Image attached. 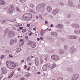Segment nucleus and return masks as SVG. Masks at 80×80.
Segmentation results:
<instances>
[{
    "label": "nucleus",
    "mask_w": 80,
    "mask_h": 80,
    "mask_svg": "<svg viewBox=\"0 0 80 80\" xmlns=\"http://www.w3.org/2000/svg\"><path fill=\"white\" fill-rule=\"evenodd\" d=\"M43 55H41L40 56V60L41 63H43Z\"/></svg>",
    "instance_id": "nucleus-29"
},
{
    "label": "nucleus",
    "mask_w": 80,
    "mask_h": 80,
    "mask_svg": "<svg viewBox=\"0 0 80 80\" xmlns=\"http://www.w3.org/2000/svg\"><path fill=\"white\" fill-rule=\"evenodd\" d=\"M29 44L30 47L32 48H35L36 47V43L34 42H30L29 43Z\"/></svg>",
    "instance_id": "nucleus-10"
},
{
    "label": "nucleus",
    "mask_w": 80,
    "mask_h": 80,
    "mask_svg": "<svg viewBox=\"0 0 80 80\" xmlns=\"http://www.w3.org/2000/svg\"><path fill=\"white\" fill-rule=\"evenodd\" d=\"M27 26L28 27H29L30 26V24H28L27 25Z\"/></svg>",
    "instance_id": "nucleus-64"
},
{
    "label": "nucleus",
    "mask_w": 80,
    "mask_h": 80,
    "mask_svg": "<svg viewBox=\"0 0 80 80\" xmlns=\"http://www.w3.org/2000/svg\"><path fill=\"white\" fill-rule=\"evenodd\" d=\"M58 80H63V78L62 77H58Z\"/></svg>",
    "instance_id": "nucleus-32"
},
{
    "label": "nucleus",
    "mask_w": 80,
    "mask_h": 80,
    "mask_svg": "<svg viewBox=\"0 0 80 80\" xmlns=\"http://www.w3.org/2000/svg\"><path fill=\"white\" fill-rule=\"evenodd\" d=\"M69 38L70 39H71L72 40H75V39H77L78 37H77L75 36L72 35V36H70L69 37Z\"/></svg>",
    "instance_id": "nucleus-16"
},
{
    "label": "nucleus",
    "mask_w": 80,
    "mask_h": 80,
    "mask_svg": "<svg viewBox=\"0 0 80 80\" xmlns=\"http://www.w3.org/2000/svg\"><path fill=\"white\" fill-rule=\"evenodd\" d=\"M76 49H78V50H80V45H77V47L76 48Z\"/></svg>",
    "instance_id": "nucleus-31"
},
{
    "label": "nucleus",
    "mask_w": 80,
    "mask_h": 80,
    "mask_svg": "<svg viewBox=\"0 0 80 80\" xmlns=\"http://www.w3.org/2000/svg\"><path fill=\"white\" fill-rule=\"evenodd\" d=\"M47 9L48 12H51V11H52V7H51L48 6L47 8Z\"/></svg>",
    "instance_id": "nucleus-21"
},
{
    "label": "nucleus",
    "mask_w": 80,
    "mask_h": 80,
    "mask_svg": "<svg viewBox=\"0 0 80 80\" xmlns=\"http://www.w3.org/2000/svg\"><path fill=\"white\" fill-rule=\"evenodd\" d=\"M20 50H21V48H19L18 49V50H17V51L18 52H19L20 51Z\"/></svg>",
    "instance_id": "nucleus-46"
},
{
    "label": "nucleus",
    "mask_w": 80,
    "mask_h": 80,
    "mask_svg": "<svg viewBox=\"0 0 80 80\" xmlns=\"http://www.w3.org/2000/svg\"><path fill=\"white\" fill-rule=\"evenodd\" d=\"M5 22H7V20H4L2 21V23H5Z\"/></svg>",
    "instance_id": "nucleus-42"
},
{
    "label": "nucleus",
    "mask_w": 80,
    "mask_h": 80,
    "mask_svg": "<svg viewBox=\"0 0 80 80\" xmlns=\"http://www.w3.org/2000/svg\"><path fill=\"white\" fill-rule=\"evenodd\" d=\"M5 34H7V36L8 38H11L12 37H13L14 35H15V33L13 31H8V29H5L4 32Z\"/></svg>",
    "instance_id": "nucleus-4"
},
{
    "label": "nucleus",
    "mask_w": 80,
    "mask_h": 80,
    "mask_svg": "<svg viewBox=\"0 0 80 80\" xmlns=\"http://www.w3.org/2000/svg\"><path fill=\"white\" fill-rule=\"evenodd\" d=\"M5 53H9L10 52V51H9L8 50H6L5 51Z\"/></svg>",
    "instance_id": "nucleus-37"
},
{
    "label": "nucleus",
    "mask_w": 80,
    "mask_h": 80,
    "mask_svg": "<svg viewBox=\"0 0 80 80\" xmlns=\"http://www.w3.org/2000/svg\"><path fill=\"white\" fill-rule=\"evenodd\" d=\"M66 24H67L68 25H69V24H70V22L68 21H66Z\"/></svg>",
    "instance_id": "nucleus-47"
},
{
    "label": "nucleus",
    "mask_w": 80,
    "mask_h": 80,
    "mask_svg": "<svg viewBox=\"0 0 80 80\" xmlns=\"http://www.w3.org/2000/svg\"><path fill=\"white\" fill-rule=\"evenodd\" d=\"M55 27L58 28H60V29H63V26L61 24H58Z\"/></svg>",
    "instance_id": "nucleus-13"
},
{
    "label": "nucleus",
    "mask_w": 80,
    "mask_h": 80,
    "mask_svg": "<svg viewBox=\"0 0 80 80\" xmlns=\"http://www.w3.org/2000/svg\"><path fill=\"white\" fill-rule=\"evenodd\" d=\"M6 66L7 68L9 69H10V70H12V69H13V68H15V67H16V66H17L18 65V64L16 63H14L13 62H11L10 61H8L6 62Z\"/></svg>",
    "instance_id": "nucleus-1"
},
{
    "label": "nucleus",
    "mask_w": 80,
    "mask_h": 80,
    "mask_svg": "<svg viewBox=\"0 0 80 80\" xmlns=\"http://www.w3.org/2000/svg\"><path fill=\"white\" fill-rule=\"evenodd\" d=\"M30 70V67H29L27 69V70H28V71H29Z\"/></svg>",
    "instance_id": "nucleus-53"
},
{
    "label": "nucleus",
    "mask_w": 80,
    "mask_h": 80,
    "mask_svg": "<svg viewBox=\"0 0 80 80\" xmlns=\"http://www.w3.org/2000/svg\"><path fill=\"white\" fill-rule=\"evenodd\" d=\"M30 12H31V13H36L35 11L32 9L30 10Z\"/></svg>",
    "instance_id": "nucleus-34"
},
{
    "label": "nucleus",
    "mask_w": 80,
    "mask_h": 80,
    "mask_svg": "<svg viewBox=\"0 0 80 80\" xmlns=\"http://www.w3.org/2000/svg\"><path fill=\"white\" fill-rule=\"evenodd\" d=\"M72 27H73V28H74L77 29L79 27H80V26H79V25L77 23H72Z\"/></svg>",
    "instance_id": "nucleus-11"
},
{
    "label": "nucleus",
    "mask_w": 80,
    "mask_h": 80,
    "mask_svg": "<svg viewBox=\"0 0 80 80\" xmlns=\"http://www.w3.org/2000/svg\"><path fill=\"white\" fill-rule=\"evenodd\" d=\"M32 34H33V32H31L30 34H29V35L31 36Z\"/></svg>",
    "instance_id": "nucleus-63"
},
{
    "label": "nucleus",
    "mask_w": 80,
    "mask_h": 80,
    "mask_svg": "<svg viewBox=\"0 0 80 80\" xmlns=\"http://www.w3.org/2000/svg\"><path fill=\"white\" fill-rule=\"evenodd\" d=\"M25 80V78H22L20 79V80Z\"/></svg>",
    "instance_id": "nucleus-55"
},
{
    "label": "nucleus",
    "mask_w": 80,
    "mask_h": 80,
    "mask_svg": "<svg viewBox=\"0 0 80 80\" xmlns=\"http://www.w3.org/2000/svg\"><path fill=\"white\" fill-rule=\"evenodd\" d=\"M68 4H69V6H70V7H72V6H73V3H72V2L70 1H68Z\"/></svg>",
    "instance_id": "nucleus-27"
},
{
    "label": "nucleus",
    "mask_w": 80,
    "mask_h": 80,
    "mask_svg": "<svg viewBox=\"0 0 80 80\" xmlns=\"http://www.w3.org/2000/svg\"><path fill=\"white\" fill-rule=\"evenodd\" d=\"M0 5H6V2L5 1L3 0H0Z\"/></svg>",
    "instance_id": "nucleus-15"
},
{
    "label": "nucleus",
    "mask_w": 80,
    "mask_h": 80,
    "mask_svg": "<svg viewBox=\"0 0 80 80\" xmlns=\"http://www.w3.org/2000/svg\"><path fill=\"white\" fill-rule=\"evenodd\" d=\"M24 41H23V39H20L19 42L20 43V42H22L21 43V45H23V44H24V42H23Z\"/></svg>",
    "instance_id": "nucleus-30"
},
{
    "label": "nucleus",
    "mask_w": 80,
    "mask_h": 80,
    "mask_svg": "<svg viewBox=\"0 0 80 80\" xmlns=\"http://www.w3.org/2000/svg\"><path fill=\"white\" fill-rule=\"evenodd\" d=\"M19 29H20V30H22V29H23V27H20Z\"/></svg>",
    "instance_id": "nucleus-60"
},
{
    "label": "nucleus",
    "mask_w": 80,
    "mask_h": 80,
    "mask_svg": "<svg viewBox=\"0 0 80 80\" xmlns=\"http://www.w3.org/2000/svg\"><path fill=\"white\" fill-rule=\"evenodd\" d=\"M58 53L59 54H63L65 53V51L63 49H59L58 51Z\"/></svg>",
    "instance_id": "nucleus-20"
},
{
    "label": "nucleus",
    "mask_w": 80,
    "mask_h": 80,
    "mask_svg": "<svg viewBox=\"0 0 80 80\" xmlns=\"http://www.w3.org/2000/svg\"><path fill=\"white\" fill-rule=\"evenodd\" d=\"M15 9V8L13 6H11L8 9V13H13V11Z\"/></svg>",
    "instance_id": "nucleus-8"
},
{
    "label": "nucleus",
    "mask_w": 80,
    "mask_h": 80,
    "mask_svg": "<svg viewBox=\"0 0 80 80\" xmlns=\"http://www.w3.org/2000/svg\"><path fill=\"white\" fill-rule=\"evenodd\" d=\"M57 32H62V30H57Z\"/></svg>",
    "instance_id": "nucleus-48"
},
{
    "label": "nucleus",
    "mask_w": 80,
    "mask_h": 80,
    "mask_svg": "<svg viewBox=\"0 0 80 80\" xmlns=\"http://www.w3.org/2000/svg\"><path fill=\"white\" fill-rule=\"evenodd\" d=\"M40 38V39L41 40H43V38H42V37H41Z\"/></svg>",
    "instance_id": "nucleus-61"
},
{
    "label": "nucleus",
    "mask_w": 80,
    "mask_h": 80,
    "mask_svg": "<svg viewBox=\"0 0 80 80\" xmlns=\"http://www.w3.org/2000/svg\"><path fill=\"white\" fill-rule=\"evenodd\" d=\"M5 57L4 55H2L1 57V59H2V58H4Z\"/></svg>",
    "instance_id": "nucleus-44"
},
{
    "label": "nucleus",
    "mask_w": 80,
    "mask_h": 80,
    "mask_svg": "<svg viewBox=\"0 0 80 80\" xmlns=\"http://www.w3.org/2000/svg\"><path fill=\"white\" fill-rule=\"evenodd\" d=\"M58 12H59V10H58V9H55L53 11L52 13L54 15H56V14H57V13H58Z\"/></svg>",
    "instance_id": "nucleus-17"
},
{
    "label": "nucleus",
    "mask_w": 80,
    "mask_h": 80,
    "mask_svg": "<svg viewBox=\"0 0 80 80\" xmlns=\"http://www.w3.org/2000/svg\"><path fill=\"white\" fill-rule=\"evenodd\" d=\"M55 67H56V64H51L49 66V67L51 69H53Z\"/></svg>",
    "instance_id": "nucleus-18"
},
{
    "label": "nucleus",
    "mask_w": 80,
    "mask_h": 80,
    "mask_svg": "<svg viewBox=\"0 0 80 80\" xmlns=\"http://www.w3.org/2000/svg\"><path fill=\"white\" fill-rule=\"evenodd\" d=\"M24 68L25 69H26V68H27V66L24 65Z\"/></svg>",
    "instance_id": "nucleus-51"
},
{
    "label": "nucleus",
    "mask_w": 80,
    "mask_h": 80,
    "mask_svg": "<svg viewBox=\"0 0 80 80\" xmlns=\"http://www.w3.org/2000/svg\"><path fill=\"white\" fill-rule=\"evenodd\" d=\"M30 73H28L27 74H26L25 75V76L26 77H30Z\"/></svg>",
    "instance_id": "nucleus-39"
},
{
    "label": "nucleus",
    "mask_w": 80,
    "mask_h": 80,
    "mask_svg": "<svg viewBox=\"0 0 80 80\" xmlns=\"http://www.w3.org/2000/svg\"><path fill=\"white\" fill-rule=\"evenodd\" d=\"M31 59H30V57H28L27 58V62H30V60Z\"/></svg>",
    "instance_id": "nucleus-33"
},
{
    "label": "nucleus",
    "mask_w": 80,
    "mask_h": 80,
    "mask_svg": "<svg viewBox=\"0 0 80 80\" xmlns=\"http://www.w3.org/2000/svg\"><path fill=\"white\" fill-rule=\"evenodd\" d=\"M17 11H18V12H20V10L19 9V8L17 7L16 8Z\"/></svg>",
    "instance_id": "nucleus-41"
},
{
    "label": "nucleus",
    "mask_w": 80,
    "mask_h": 80,
    "mask_svg": "<svg viewBox=\"0 0 80 80\" xmlns=\"http://www.w3.org/2000/svg\"><path fill=\"white\" fill-rule=\"evenodd\" d=\"M36 27H35V28H33V30H34V31H35V30H36L37 29H36Z\"/></svg>",
    "instance_id": "nucleus-58"
},
{
    "label": "nucleus",
    "mask_w": 80,
    "mask_h": 80,
    "mask_svg": "<svg viewBox=\"0 0 80 80\" xmlns=\"http://www.w3.org/2000/svg\"><path fill=\"white\" fill-rule=\"evenodd\" d=\"M20 2L21 3H24L26 2V0H20Z\"/></svg>",
    "instance_id": "nucleus-36"
},
{
    "label": "nucleus",
    "mask_w": 80,
    "mask_h": 80,
    "mask_svg": "<svg viewBox=\"0 0 80 80\" xmlns=\"http://www.w3.org/2000/svg\"><path fill=\"white\" fill-rule=\"evenodd\" d=\"M13 43H14V40L13 39H11L10 40V45H13Z\"/></svg>",
    "instance_id": "nucleus-26"
},
{
    "label": "nucleus",
    "mask_w": 80,
    "mask_h": 80,
    "mask_svg": "<svg viewBox=\"0 0 80 80\" xmlns=\"http://www.w3.org/2000/svg\"><path fill=\"white\" fill-rule=\"evenodd\" d=\"M45 60L46 62H47L49 60V58H48V54H46L45 55Z\"/></svg>",
    "instance_id": "nucleus-22"
},
{
    "label": "nucleus",
    "mask_w": 80,
    "mask_h": 80,
    "mask_svg": "<svg viewBox=\"0 0 80 80\" xmlns=\"http://www.w3.org/2000/svg\"><path fill=\"white\" fill-rule=\"evenodd\" d=\"M48 30V28H47L46 29L44 30H42L41 32V36H43V35L45 33V31H46V30Z\"/></svg>",
    "instance_id": "nucleus-23"
},
{
    "label": "nucleus",
    "mask_w": 80,
    "mask_h": 80,
    "mask_svg": "<svg viewBox=\"0 0 80 80\" xmlns=\"http://www.w3.org/2000/svg\"><path fill=\"white\" fill-rule=\"evenodd\" d=\"M74 32L76 34H79L80 33V29H75L74 30Z\"/></svg>",
    "instance_id": "nucleus-19"
},
{
    "label": "nucleus",
    "mask_w": 80,
    "mask_h": 80,
    "mask_svg": "<svg viewBox=\"0 0 80 80\" xmlns=\"http://www.w3.org/2000/svg\"><path fill=\"white\" fill-rule=\"evenodd\" d=\"M52 36L53 37H57L58 35H57V32H52L51 33Z\"/></svg>",
    "instance_id": "nucleus-14"
},
{
    "label": "nucleus",
    "mask_w": 80,
    "mask_h": 80,
    "mask_svg": "<svg viewBox=\"0 0 80 80\" xmlns=\"http://www.w3.org/2000/svg\"><path fill=\"white\" fill-rule=\"evenodd\" d=\"M30 7H31V8H33L34 7V5L33 4H31L30 5Z\"/></svg>",
    "instance_id": "nucleus-45"
},
{
    "label": "nucleus",
    "mask_w": 80,
    "mask_h": 80,
    "mask_svg": "<svg viewBox=\"0 0 80 80\" xmlns=\"http://www.w3.org/2000/svg\"><path fill=\"white\" fill-rule=\"evenodd\" d=\"M37 41H38V42H39L40 41V38H38L37 39Z\"/></svg>",
    "instance_id": "nucleus-62"
},
{
    "label": "nucleus",
    "mask_w": 80,
    "mask_h": 80,
    "mask_svg": "<svg viewBox=\"0 0 80 80\" xmlns=\"http://www.w3.org/2000/svg\"><path fill=\"white\" fill-rule=\"evenodd\" d=\"M64 48L65 50L67 51L68 50V46L67 45H64Z\"/></svg>",
    "instance_id": "nucleus-25"
},
{
    "label": "nucleus",
    "mask_w": 80,
    "mask_h": 80,
    "mask_svg": "<svg viewBox=\"0 0 80 80\" xmlns=\"http://www.w3.org/2000/svg\"><path fill=\"white\" fill-rule=\"evenodd\" d=\"M3 29V28L2 27H0V30H1V31H2Z\"/></svg>",
    "instance_id": "nucleus-49"
},
{
    "label": "nucleus",
    "mask_w": 80,
    "mask_h": 80,
    "mask_svg": "<svg viewBox=\"0 0 80 80\" xmlns=\"http://www.w3.org/2000/svg\"><path fill=\"white\" fill-rule=\"evenodd\" d=\"M1 72L4 75H6L8 71L6 69V68L3 67L1 68Z\"/></svg>",
    "instance_id": "nucleus-5"
},
{
    "label": "nucleus",
    "mask_w": 80,
    "mask_h": 80,
    "mask_svg": "<svg viewBox=\"0 0 80 80\" xmlns=\"http://www.w3.org/2000/svg\"><path fill=\"white\" fill-rule=\"evenodd\" d=\"M76 50H77V48H75V46H73L69 49V52L70 53H73Z\"/></svg>",
    "instance_id": "nucleus-7"
},
{
    "label": "nucleus",
    "mask_w": 80,
    "mask_h": 80,
    "mask_svg": "<svg viewBox=\"0 0 80 80\" xmlns=\"http://www.w3.org/2000/svg\"><path fill=\"white\" fill-rule=\"evenodd\" d=\"M50 52V53H54V52H55V50H51Z\"/></svg>",
    "instance_id": "nucleus-43"
},
{
    "label": "nucleus",
    "mask_w": 80,
    "mask_h": 80,
    "mask_svg": "<svg viewBox=\"0 0 80 80\" xmlns=\"http://www.w3.org/2000/svg\"><path fill=\"white\" fill-rule=\"evenodd\" d=\"M32 14L27 13H24L22 17L23 20L27 21H30L32 20Z\"/></svg>",
    "instance_id": "nucleus-2"
},
{
    "label": "nucleus",
    "mask_w": 80,
    "mask_h": 80,
    "mask_svg": "<svg viewBox=\"0 0 80 80\" xmlns=\"http://www.w3.org/2000/svg\"><path fill=\"white\" fill-rule=\"evenodd\" d=\"M48 65L47 64H45L43 65L42 66V70L43 71H45L47 70V66Z\"/></svg>",
    "instance_id": "nucleus-12"
},
{
    "label": "nucleus",
    "mask_w": 80,
    "mask_h": 80,
    "mask_svg": "<svg viewBox=\"0 0 80 80\" xmlns=\"http://www.w3.org/2000/svg\"><path fill=\"white\" fill-rule=\"evenodd\" d=\"M14 73V72H11L9 75V76L8 77V78H11V77H12V76L13 75V74Z\"/></svg>",
    "instance_id": "nucleus-24"
},
{
    "label": "nucleus",
    "mask_w": 80,
    "mask_h": 80,
    "mask_svg": "<svg viewBox=\"0 0 80 80\" xmlns=\"http://www.w3.org/2000/svg\"><path fill=\"white\" fill-rule=\"evenodd\" d=\"M22 32L23 33H25V32H27V29H23L22 30Z\"/></svg>",
    "instance_id": "nucleus-40"
},
{
    "label": "nucleus",
    "mask_w": 80,
    "mask_h": 80,
    "mask_svg": "<svg viewBox=\"0 0 80 80\" xmlns=\"http://www.w3.org/2000/svg\"><path fill=\"white\" fill-rule=\"evenodd\" d=\"M13 30H16V28L15 27H14L12 28Z\"/></svg>",
    "instance_id": "nucleus-57"
},
{
    "label": "nucleus",
    "mask_w": 80,
    "mask_h": 80,
    "mask_svg": "<svg viewBox=\"0 0 80 80\" xmlns=\"http://www.w3.org/2000/svg\"><path fill=\"white\" fill-rule=\"evenodd\" d=\"M60 5H64V4H63V2H60Z\"/></svg>",
    "instance_id": "nucleus-56"
},
{
    "label": "nucleus",
    "mask_w": 80,
    "mask_h": 80,
    "mask_svg": "<svg viewBox=\"0 0 80 80\" xmlns=\"http://www.w3.org/2000/svg\"><path fill=\"white\" fill-rule=\"evenodd\" d=\"M45 7V4L44 3H42L38 5L36 8V10L37 11H40L41 10H44Z\"/></svg>",
    "instance_id": "nucleus-3"
},
{
    "label": "nucleus",
    "mask_w": 80,
    "mask_h": 80,
    "mask_svg": "<svg viewBox=\"0 0 80 80\" xmlns=\"http://www.w3.org/2000/svg\"><path fill=\"white\" fill-rule=\"evenodd\" d=\"M45 23L46 24H48V21H46L45 22Z\"/></svg>",
    "instance_id": "nucleus-59"
},
{
    "label": "nucleus",
    "mask_w": 80,
    "mask_h": 80,
    "mask_svg": "<svg viewBox=\"0 0 80 80\" xmlns=\"http://www.w3.org/2000/svg\"><path fill=\"white\" fill-rule=\"evenodd\" d=\"M71 17H72V16L70 14L68 15L67 16V17L68 18H70Z\"/></svg>",
    "instance_id": "nucleus-35"
},
{
    "label": "nucleus",
    "mask_w": 80,
    "mask_h": 80,
    "mask_svg": "<svg viewBox=\"0 0 80 80\" xmlns=\"http://www.w3.org/2000/svg\"><path fill=\"white\" fill-rule=\"evenodd\" d=\"M9 56L10 58H12L13 57V56L12 55V54H10L9 55Z\"/></svg>",
    "instance_id": "nucleus-50"
},
{
    "label": "nucleus",
    "mask_w": 80,
    "mask_h": 80,
    "mask_svg": "<svg viewBox=\"0 0 80 80\" xmlns=\"http://www.w3.org/2000/svg\"><path fill=\"white\" fill-rule=\"evenodd\" d=\"M48 40H49V42H50L51 43H53V42H54V39L53 38H49Z\"/></svg>",
    "instance_id": "nucleus-28"
},
{
    "label": "nucleus",
    "mask_w": 80,
    "mask_h": 80,
    "mask_svg": "<svg viewBox=\"0 0 80 80\" xmlns=\"http://www.w3.org/2000/svg\"><path fill=\"white\" fill-rule=\"evenodd\" d=\"M72 78L73 80H77L79 78V74H75L73 75Z\"/></svg>",
    "instance_id": "nucleus-6"
},
{
    "label": "nucleus",
    "mask_w": 80,
    "mask_h": 80,
    "mask_svg": "<svg viewBox=\"0 0 80 80\" xmlns=\"http://www.w3.org/2000/svg\"><path fill=\"white\" fill-rule=\"evenodd\" d=\"M77 8H80V4H78L77 6Z\"/></svg>",
    "instance_id": "nucleus-54"
},
{
    "label": "nucleus",
    "mask_w": 80,
    "mask_h": 80,
    "mask_svg": "<svg viewBox=\"0 0 80 80\" xmlns=\"http://www.w3.org/2000/svg\"><path fill=\"white\" fill-rule=\"evenodd\" d=\"M22 24L20 25L18 24H16V27H20V26H22Z\"/></svg>",
    "instance_id": "nucleus-38"
},
{
    "label": "nucleus",
    "mask_w": 80,
    "mask_h": 80,
    "mask_svg": "<svg viewBox=\"0 0 80 80\" xmlns=\"http://www.w3.org/2000/svg\"><path fill=\"white\" fill-rule=\"evenodd\" d=\"M18 71L20 72L21 71V69L20 68H18Z\"/></svg>",
    "instance_id": "nucleus-52"
},
{
    "label": "nucleus",
    "mask_w": 80,
    "mask_h": 80,
    "mask_svg": "<svg viewBox=\"0 0 80 80\" xmlns=\"http://www.w3.org/2000/svg\"><path fill=\"white\" fill-rule=\"evenodd\" d=\"M51 58L53 60H59V57L56 55H53L51 56Z\"/></svg>",
    "instance_id": "nucleus-9"
}]
</instances>
